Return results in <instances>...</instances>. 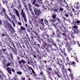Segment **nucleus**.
Listing matches in <instances>:
<instances>
[{
	"label": "nucleus",
	"instance_id": "0eeeda50",
	"mask_svg": "<svg viewBox=\"0 0 80 80\" xmlns=\"http://www.w3.org/2000/svg\"><path fill=\"white\" fill-rule=\"evenodd\" d=\"M40 75L41 77V78L42 80H47V77L45 76V75L43 72V71L42 69H41L40 71Z\"/></svg>",
	"mask_w": 80,
	"mask_h": 80
},
{
	"label": "nucleus",
	"instance_id": "f3484780",
	"mask_svg": "<svg viewBox=\"0 0 80 80\" xmlns=\"http://www.w3.org/2000/svg\"><path fill=\"white\" fill-rule=\"evenodd\" d=\"M22 2L26 11L28 12V8H27V5L26 4L25 2L24 1V0L22 1Z\"/></svg>",
	"mask_w": 80,
	"mask_h": 80
},
{
	"label": "nucleus",
	"instance_id": "f8f14e48",
	"mask_svg": "<svg viewBox=\"0 0 80 80\" xmlns=\"http://www.w3.org/2000/svg\"><path fill=\"white\" fill-rule=\"evenodd\" d=\"M13 10H15L14 12L15 13V14H16V15L18 17L19 19L20 20V15H19V12L18 10L16 9L15 8H14Z\"/></svg>",
	"mask_w": 80,
	"mask_h": 80
},
{
	"label": "nucleus",
	"instance_id": "13d9d810",
	"mask_svg": "<svg viewBox=\"0 0 80 80\" xmlns=\"http://www.w3.org/2000/svg\"><path fill=\"white\" fill-rule=\"evenodd\" d=\"M53 16H52V18H53L54 19H56V15L54 14L53 13Z\"/></svg>",
	"mask_w": 80,
	"mask_h": 80
},
{
	"label": "nucleus",
	"instance_id": "412c9836",
	"mask_svg": "<svg viewBox=\"0 0 80 80\" xmlns=\"http://www.w3.org/2000/svg\"><path fill=\"white\" fill-rule=\"evenodd\" d=\"M16 44L17 48H18V49H19V48H20L21 49H22V46H21V44L20 43H16Z\"/></svg>",
	"mask_w": 80,
	"mask_h": 80
},
{
	"label": "nucleus",
	"instance_id": "cd10ccee",
	"mask_svg": "<svg viewBox=\"0 0 80 80\" xmlns=\"http://www.w3.org/2000/svg\"><path fill=\"white\" fill-rule=\"evenodd\" d=\"M64 40L65 41H66V42L67 43H66V47H67L68 46V45H69V42L68 41V39L67 38H65V39H64Z\"/></svg>",
	"mask_w": 80,
	"mask_h": 80
},
{
	"label": "nucleus",
	"instance_id": "1a4fd4ad",
	"mask_svg": "<svg viewBox=\"0 0 80 80\" xmlns=\"http://www.w3.org/2000/svg\"><path fill=\"white\" fill-rule=\"evenodd\" d=\"M5 16L6 18H7V19L8 21H9L10 22H12V24H13V27H15V22H14L13 21H12V20H11V19H10V18L9 16H8V15L7 14H5Z\"/></svg>",
	"mask_w": 80,
	"mask_h": 80
},
{
	"label": "nucleus",
	"instance_id": "09e8293b",
	"mask_svg": "<svg viewBox=\"0 0 80 80\" xmlns=\"http://www.w3.org/2000/svg\"><path fill=\"white\" fill-rule=\"evenodd\" d=\"M17 74L19 75H21L22 74V72L21 71H17Z\"/></svg>",
	"mask_w": 80,
	"mask_h": 80
},
{
	"label": "nucleus",
	"instance_id": "603ef678",
	"mask_svg": "<svg viewBox=\"0 0 80 80\" xmlns=\"http://www.w3.org/2000/svg\"><path fill=\"white\" fill-rule=\"evenodd\" d=\"M20 29L21 30L23 31V30H26V29L25 28H24L23 26H21L20 27Z\"/></svg>",
	"mask_w": 80,
	"mask_h": 80
},
{
	"label": "nucleus",
	"instance_id": "de8ad7c7",
	"mask_svg": "<svg viewBox=\"0 0 80 80\" xmlns=\"http://www.w3.org/2000/svg\"><path fill=\"white\" fill-rule=\"evenodd\" d=\"M66 4L67 6H65V7H66V8L67 9V10H70V7L69 6V5H68L67 3H66Z\"/></svg>",
	"mask_w": 80,
	"mask_h": 80
},
{
	"label": "nucleus",
	"instance_id": "72a5a7b5",
	"mask_svg": "<svg viewBox=\"0 0 80 80\" xmlns=\"http://www.w3.org/2000/svg\"><path fill=\"white\" fill-rule=\"evenodd\" d=\"M59 56H60L62 58V60H63L64 59V56H63V54H62V53L61 52H59Z\"/></svg>",
	"mask_w": 80,
	"mask_h": 80
},
{
	"label": "nucleus",
	"instance_id": "2eb2a0df",
	"mask_svg": "<svg viewBox=\"0 0 80 80\" xmlns=\"http://www.w3.org/2000/svg\"><path fill=\"white\" fill-rule=\"evenodd\" d=\"M41 10H34V12L35 14V15H38V16H39V15L41 14V11H40Z\"/></svg>",
	"mask_w": 80,
	"mask_h": 80
},
{
	"label": "nucleus",
	"instance_id": "393cba45",
	"mask_svg": "<svg viewBox=\"0 0 80 80\" xmlns=\"http://www.w3.org/2000/svg\"><path fill=\"white\" fill-rule=\"evenodd\" d=\"M66 47H68L67 50H68V52H70V51H71V50L72 49V47L68 46H67H67L66 45Z\"/></svg>",
	"mask_w": 80,
	"mask_h": 80
},
{
	"label": "nucleus",
	"instance_id": "79ce46f5",
	"mask_svg": "<svg viewBox=\"0 0 80 80\" xmlns=\"http://www.w3.org/2000/svg\"><path fill=\"white\" fill-rule=\"evenodd\" d=\"M44 23L46 24V25H48V21L47 19H45L44 20Z\"/></svg>",
	"mask_w": 80,
	"mask_h": 80
},
{
	"label": "nucleus",
	"instance_id": "680f3d73",
	"mask_svg": "<svg viewBox=\"0 0 80 80\" xmlns=\"http://www.w3.org/2000/svg\"><path fill=\"white\" fill-rule=\"evenodd\" d=\"M62 11H63V9L62 8V7H60L59 9V12H62Z\"/></svg>",
	"mask_w": 80,
	"mask_h": 80
},
{
	"label": "nucleus",
	"instance_id": "37998d69",
	"mask_svg": "<svg viewBox=\"0 0 80 80\" xmlns=\"http://www.w3.org/2000/svg\"><path fill=\"white\" fill-rule=\"evenodd\" d=\"M28 5L29 10H30L32 9V5H31V4L29 3H28Z\"/></svg>",
	"mask_w": 80,
	"mask_h": 80
},
{
	"label": "nucleus",
	"instance_id": "ea45409f",
	"mask_svg": "<svg viewBox=\"0 0 80 80\" xmlns=\"http://www.w3.org/2000/svg\"><path fill=\"white\" fill-rule=\"evenodd\" d=\"M1 12L4 13L6 14L7 12H6V9L5 8H3L2 9Z\"/></svg>",
	"mask_w": 80,
	"mask_h": 80
},
{
	"label": "nucleus",
	"instance_id": "aec40b11",
	"mask_svg": "<svg viewBox=\"0 0 80 80\" xmlns=\"http://www.w3.org/2000/svg\"><path fill=\"white\" fill-rule=\"evenodd\" d=\"M74 8H77V9H79L80 7V5H79V2H76L75 4Z\"/></svg>",
	"mask_w": 80,
	"mask_h": 80
},
{
	"label": "nucleus",
	"instance_id": "6e6d98bb",
	"mask_svg": "<svg viewBox=\"0 0 80 80\" xmlns=\"http://www.w3.org/2000/svg\"><path fill=\"white\" fill-rule=\"evenodd\" d=\"M29 11L30 12L32 15H35V14L34 13V12H33L32 9H31L30 10H29Z\"/></svg>",
	"mask_w": 80,
	"mask_h": 80
},
{
	"label": "nucleus",
	"instance_id": "49530a36",
	"mask_svg": "<svg viewBox=\"0 0 80 80\" xmlns=\"http://www.w3.org/2000/svg\"><path fill=\"white\" fill-rule=\"evenodd\" d=\"M77 43V41H73L71 43V44H72V45H75V44H76V43Z\"/></svg>",
	"mask_w": 80,
	"mask_h": 80
},
{
	"label": "nucleus",
	"instance_id": "b1692460",
	"mask_svg": "<svg viewBox=\"0 0 80 80\" xmlns=\"http://www.w3.org/2000/svg\"><path fill=\"white\" fill-rule=\"evenodd\" d=\"M52 38H54V37H57V35H56V34L54 31H52V35H51Z\"/></svg>",
	"mask_w": 80,
	"mask_h": 80
},
{
	"label": "nucleus",
	"instance_id": "5fc2aeb1",
	"mask_svg": "<svg viewBox=\"0 0 80 80\" xmlns=\"http://www.w3.org/2000/svg\"><path fill=\"white\" fill-rule=\"evenodd\" d=\"M10 58L11 59H12V60L13 59V55L12 54V53H11V52H10Z\"/></svg>",
	"mask_w": 80,
	"mask_h": 80
},
{
	"label": "nucleus",
	"instance_id": "0e129e2a",
	"mask_svg": "<svg viewBox=\"0 0 80 80\" xmlns=\"http://www.w3.org/2000/svg\"><path fill=\"white\" fill-rule=\"evenodd\" d=\"M2 50L3 51V52H6L7 49L5 48V47H4V48H2Z\"/></svg>",
	"mask_w": 80,
	"mask_h": 80
},
{
	"label": "nucleus",
	"instance_id": "bb28decb",
	"mask_svg": "<svg viewBox=\"0 0 80 80\" xmlns=\"http://www.w3.org/2000/svg\"><path fill=\"white\" fill-rule=\"evenodd\" d=\"M9 6H10L11 8H13L15 7V5H14V3L13 2H12L10 3Z\"/></svg>",
	"mask_w": 80,
	"mask_h": 80
},
{
	"label": "nucleus",
	"instance_id": "a19ab883",
	"mask_svg": "<svg viewBox=\"0 0 80 80\" xmlns=\"http://www.w3.org/2000/svg\"><path fill=\"white\" fill-rule=\"evenodd\" d=\"M45 66L44 65H42L41 67H40V70H45Z\"/></svg>",
	"mask_w": 80,
	"mask_h": 80
},
{
	"label": "nucleus",
	"instance_id": "864d4df0",
	"mask_svg": "<svg viewBox=\"0 0 80 80\" xmlns=\"http://www.w3.org/2000/svg\"><path fill=\"white\" fill-rule=\"evenodd\" d=\"M73 56H74L73 57V58L75 60V61H76L77 62H78V59L76 57H75L74 55H73Z\"/></svg>",
	"mask_w": 80,
	"mask_h": 80
},
{
	"label": "nucleus",
	"instance_id": "39448f33",
	"mask_svg": "<svg viewBox=\"0 0 80 80\" xmlns=\"http://www.w3.org/2000/svg\"><path fill=\"white\" fill-rule=\"evenodd\" d=\"M6 70L9 75H12V73H15V69L13 68H11L8 67L6 68Z\"/></svg>",
	"mask_w": 80,
	"mask_h": 80
},
{
	"label": "nucleus",
	"instance_id": "c85d7f7f",
	"mask_svg": "<svg viewBox=\"0 0 80 80\" xmlns=\"http://www.w3.org/2000/svg\"><path fill=\"white\" fill-rule=\"evenodd\" d=\"M74 25L72 27V28H73V30H77L78 29V26L76 25H75V24H74Z\"/></svg>",
	"mask_w": 80,
	"mask_h": 80
},
{
	"label": "nucleus",
	"instance_id": "f257e3e1",
	"mask_svg": "<svg viewBox=\"0 0 80 80\" xmlns=\"http://www.w3.org/2000/svg\"><path fill=\"white\" fill-rule=\"evenodd\" d=\"M47 75L49 78L51 79V80H53V79L52 78V74H54V72L53 71V69L50 67H48V71H47Z\"/></svg>",
	"mask_w": 80,
	"mask_h": 80
},
{
	"label": "nucleus",
	"instance_id": "e433bc0d",
	"mask_svg": "<svg viewBox=\"0 0 80 80\" xmlns=\"http://www.w3.org/2000/svg\"><path fill=\"white\" fill-rule=\"evenodd\" d=\"M56 21V20L55 19H53H53H51L50 21V23H51L52 25H53V22H55Z\"/></svg>",
	"mask_w": 80,
	"mask_h": 80
},
{
	"label": "nucleus",
	"instance_id": "4468645a",
	"mask_svg": "<svg viewBox=\"0 0 80 80\" xmlns=\"http://www.w3.org/2000/svg\"><path fill=\"white\" fill-rule=\"evenodd\" d=\"M18 2H17V4L15 5H17L18 7H19V8H22V4H21V1H19V0H17Z\"/></svg>",
	"mask_w": 80,
	"mask_h": 80
},
{
	"label": "nucleus",
	"instance_id": "9b49d317",
	"mask_svg": "<svg viewBox=\"0 0 80 80\" xmlns=\"http://www.w3.org/2000/svg\"><path fill=\"white\" fill-rule=\"evenodd\" d=\"M7 25L8 28L10 30H11V31H14V30H15V29L13 28L12 26L10 23L8 22L7 23Z\"/></svg>",
	"mask_w": 80,
	"mask_h": 80
},
{
	"label": "nucleus",
	"instance_id": "dca6fc26",
	"mask_svg": "<svg viewBox=\"0 0 80 80\" xmlns=\"http://www.w3.org/2000/svg\"><path fill=\"white\" fill-rule=\"evenodd\" d=\"M59 51H60V52L61 53H62V54H63L64 53V55L67 56V53L65 52V48H63V50H62V48H60L59 49Z\"/></svg>",
	"mask_w": 80,
	"mask_h": 80
},
{
	"label": "nucleus",
	"instance_id": "052dcab7",
	"mask_svg": "<svg viewBox=\"0 0 80 80\" xmlns=\"http://www.w3.org/2000/svg\"><path fill=\"white\" fill-rule=\"evenodd\" d=\"M58 45H59V47H60L61 45H63V43L61 42V41H60V42H59L58 43Z\"/></svg>",
	"mask_w": 80,
	"mask_h": 80
},
{
	"label": "nucleus",
	"instance_id": "473e14b6",
	"mask_svg": "<svg viewBox=\"0 0 80 80\" xmlns=\"http://www.w3.org/2000/svg\"><path fill=\"white\" fill-rule=\"evenodd\" d=\"M9 43L11 45L12 47H13L14 48H16L15 46L14 45V43H13V41H12L11 42H9Z\"/></svg>",
	"mask_w": 80,
	"mask_h": 80
},
{
	"label": "nucleus",
	"instance_id": "774afa93",
	"mask_svg": "<svg viewBox=\"0 0 80 80\" xmlns=\"http://www.w3.org/2000/svg\"><path fill=\"white\" fill-rule=\"evenodd\" d=\"M35 6L36 7H40V5H39V4H38V3H36L35 4Z\"/></svg>",
	"mask_w": 80,
	"mask_h": 80
},
{
	"label": "nucleus",
	"instance_id": "4c0bfd02",
	"mask_svg": "<svg viewBox=\"0 0 80 80\" xmlns=\"http://www.w3.org/2000/svg\"><path fill=\"white\" fill-rule=\"evenodd\" d=\"M50 47L51 49H53V48H52V44L48 43V47H46V48H49Z\"/></svg>",
	"mask_w": 80,
	"mask_h": 80
},
{
	"label": "nucleus",
	"instance_id": "e2e57ef3",
	"mask_svg": "<svg viewBox=\"0 0 80 80\" xmlns=\"http://www.w3.org/2000/svg\"><path fill=\"white\" fill-rule=\"evenodd\" d=\"M61 35H62L64 37H65L66 35V34L65 33V32H63V33L61 32Z\"/></svg>",
	"mask_w": 80,
	"mask_h": 80
},
{
	"label": "nucleus",
	"instance_id": "c03bdc74",
	"mask_svg": "<svg viewBox=\"0 0 80 80\" xmlns=\"http://www.w3.org/2000/svg\"><path fill=\"white\" fill-rule=\"evenodd\" d=\"M21 68H22L23 72H24V73L25 72H27V70H25V69H24V68H23V66L22 65H21Z\"/></svg>",
	"mask_w": 80,
	"mask_h": 80
},
{
	"label": "nucleus",
	"instance_id": "7c9ffc66",
	"mask_svg": "<svg viewBox=\"0 0 80 80\" xmlns=\"http://www.w3.org/2000/svg\"><path fill=\"white\" fill-rule=\"evenodd\" d=\"M44 48L46 49L47 52H48V53H50L51 51V49H49V48H46L45 47V46H44Z\"/></svg>",
	"mask_w": 80,
	"mask_h": 80
},
{
	"label": "nucleus",
	"instance_id": "4d7b16f0",
	"mask_svg": "<svg viewBox=\"0 0 80 80\" xmlns=\"http://www.w3.org/2000/svg\"><path fill=\"white\" fill-rule=\"evenodd\" d=\"M14 80H18V78H17V75H16L14 77Z\"/></svg>",
	"mask_w": 80,
	"mask_h": 80
},
{
	"label": "nucleus",
	"instance_id": "9d476101",
	"mask_svg": "<svg viewBox=\"0 0 80 80\" xmlns=\"http://www.w3.org/2000/svg\"><path fill=\"white\" fill-rule=\"evenodd\" d=\"M27 68H28L29 71H31L32 70V73L34 74V76H35V77H36L37 76V74L35 73V71L33 70V69L31 67L29 66L28 65L27 66Z\"/></svg>",
	"mask_w": 80,
	"mask_h": 80
},
{
	"label": "nucleus",
	"instance_id": "423d86ee",
	"mask_svg": "<svg viewBox=\"0 0 80 80\" xmlns=\"http://www.w3.org/2000/svg\"><path fill=\"white\" fill-rule=\"evenodd\" d=\"M17 61H18L19 64H23L24 65L26 63V61L23 59H21L20 61V57L19 56H17Z\"/></svg>",
	"mask_w": 80,
	"mask_h": 80
},
{
	"label": "nucleus",
	"instance_id": "c756f323",
	"mask_svg": "<svg viewBox=\"0 0 80 80\" xmlns=\"http://www.w3.org/2000/svg\"><path fill=\"white\" fill-rule=\"evenodd\" d=\"M13 53L15 55L17 54V50L15 49V48H13V49L12 50Z\"/></svg>",
	"mask_w": 80,
	"mask_h": 80
},
{
	"label": "nucleus",
	"instance_id": "8fccbe9b",
	"mask_svg": "<svg viewBox=\"0 0 80 80\" xmlns=\"http://www.w3.org/2000/svg\"><path fill=\"white\" fill-rule=\"evenodd\" d=\"M21 43H22V47H23V48H25V45H24V42H23V41L21 42H20Z\"/></svg>",
	"mask_w": 80,
	"mask_h": 80
},
{
	"label": "nucleus",
	"instance_id": "69168bd1",
	"mask_svg": "<svg viewBox=\"0 0 80 80\" xmlns=\"http://www.w3.org/2000/svg\"><path fill=\"white\" fill-rule=\"evenodd\" d=\"M6 35H7V34H6L5 33L3 32V33L2 34V37H5V36H6Z\"/></svg>",
	"mask_w": 80,
	"mask_h": 80
},
{
	"label": "nucleus",
	"instance_id": "ddd939ff",
	"mask_svg": "<svg viewBox=\"0 0 80 80\" xmlns=\"http://www.w3.org/2000/svg\"><path fill=\"white\" fill-rule=\"evenodd\" d=\"M56 35H57V37L58 38H60V35H61V32L58 28H57L56 30Z\"/></svg>",
	"mask_w": 80,
	"mask_h": 80
},
{
	"label": "nucleus",
	"instance_id": "a878e982",
	"mask_svg": "<svg viewBox=\"0 0 80 80\" xmlns=\"http://www.w3.org/2000/svg\"><path fill=\"white\" fill-rule=\"evenodd\" d=\"M55 20L56 21L57 23H60L61 20L60 19V18L57 17L56 18Z\"/></svg>",
	"mask_w": 80,
	"mask_h": 80
},
{
	"label": "nucleus",
	"instance_id": "3c124183",
	"mask_svg": "<svg viewBox=\"0 0 80 80\" xmlns=\"http://www.w3.org/2000/svg\"><path fill=\"white\" fill-rule=\"evenodd\" d=\"M70 76H71V77L72 79V80H73V79L74 78V77H73V74L72 73H70Z\"/></svg>",
	"mask_w": 80,
	"mask_h": 80
},
{
	"label": "nucleus",
	"instance_id": "bf43d9fd",
	"mask_svg": "<svg viewBox=\"0 0 80 80\" xmlns=\"http://www.w3.org/2000/svg\"><path fill=\"white\" fill-rule=\"evenodd\" d=\"M7 37L8 38L9 42H12V39L9 38V36L7 35Z\"/></svg>",
	"mask_w": 80,
	"mask_h": 80
},
{
	"label": "nucleus",
	"instance_id": "a18cd8bd",
	"mask_svg": "<svg viewBox=\"0 0 80 80\" xmlns=\"http://www.w3.org/2000/svg\"><path fill=\"white\" fill-rule=\"evenodd\" d=\"M49 62H50L51 64H53V62H54V61L53 60V59H50L49 60H48Z\"/></svg>",
	"mask_w": 80,
	"mask_h": 80
},
{
	"label": "nucleus",
	"instance_id": "5701e85b",
	"mask_svg": "<svg viewBox=\"0 0 80 80\" xmlns=\"http://www.w3.org/2000/svg\"><path fill=\"white\" fill-rule=\"evenodd\" d=\"M8 47H7V49L8 51H11L13 49V48L10 45V44L8 45Z\"/></svg>",
	"mask_w": 80,
	"mask_h": 80
},
{
	"label": "nucleus",
	"instance_id": "f03ea898",
	"mask_svg": "<svg viewBox=\"0 0 80 80\" xmlns=\"http://www.w3.org/2000/svg\"><path fill=\"white\" fill-rule=\"evenodd\" d=\"M45 34H44V33H42V36L43 38H45V39H47V42H50L51 40L52 39V38L50 37V35L47 34V33L46 32H45Z\"/></svg>",
	"mask_w": 80,
	"mask_h": 80
},
{
	"label": "nucleus",
	"instance_id": "c9c22d12",
	"mask_svg": "<svg viewBox=\"0 0 80 80\" xmlns=\"http://www.w3.org/2000/svg\"><path fill=\"white\" fill-rule=\"evenodd\" d=\"M32 20L34 22H37L35 18V15H34L32 16Z\"/></svg>",
	"mask_w": 80,
	"mask_h": 80
},
{
	"label": "nucleus",
	"instance_id": "f704fd0d",
	"mask_svg": "<svg viewBox=\"0 0 80 80\" xmlns=\"http://www.w3.org/2000/svg\"><path fill=\"white\" fill-rule=\"evenodd\" d=\"M74 33H76L77 35H78V33L80 32V31L78 30V29H76L75 30H74Z\"/></svg>",
	"mask_w": 80,
	"mask_h": 80
},
{
	"label": "nucleus",
	"instance_id": "20e7f679",
	"mask_svg": "<svg viewBox=\"0 0 80 80\" xmlns=\"http://www.w3.org/2000/svg\"><path fill=\"white\" fill-rule=\"evenodd\" d=\"M21 15L22 18H23L25 22V23H27V16H26V14H25V13L24 12V11L23 9H22L21 11Z\"/></svg>",
	"mask_w": 80,
	"mask_h": 80
},
{
	"label": "nucleus",
	"instance_id": "338daca9",
	"mask_svg": "<svg viewBox=\"0 0 80 80\" xmlns=\"http://www.w3.org/2000/svg\"><path fill=\"white\" fill-rule=\"evenodd\" d=\"M37 47H38L39 48H41V46H40V45L39 44H37Z\"/></svg>",
	"mask_w": 80,
	"mask_h": 80
},
{
	"label": "nucleus",
	"instance_id": "a211bd4d",
	"mask_svg": "<svg viewBox=\"0 0 80 80\" xmlns=\"http://www.w3.org/2000/svg\"><path fill=\"white\" fill-rule=\"evenodd\" d=\"M49 43H51L52 45H53L54 46H55V47L57 48V44L54 42V40H53V39H52V40L50 41L49 42Z\"/></svg>",
	"mask_w": 80,
	"mask_h": 80
},
{
	"label": "nucleus",
	"instance_id": "4be33fe9",
	"mask_svg": "<svg viewBox=\"0 0 80 80\" xmlns=\"http://www.w3.org/2000/svg\"><path fill=\"white\" fill-rule=\"evenodd\" d=\"M29 47L30 48H28V47H27L28 50H31V52H32V53H35V52H33V48H32V46L29 45Z\"/></svg>",
	"mask_w": 80,
	"mask_h": 80
},
{
	"label": "nucleus",
	"instance_id": "2f4dec72",
	"mask_svg": "<svg viewBox=\"0 0 80 80\" xmlns=\"http://www.w3.org/2000/svg\"><path fill=\"white\" fill-rule=\"evenodd\" d=\"M32 32L36 35L38 38H40V36L38 35V34L37 32L34 31H32Z\"/></svg>",
	"mask_w": 80,
	"mask_h": 80
},
{
	"label": "nucleus",
	"instance_id": "58836bf2",
	"mask_svg": "<svg viewBox=\"0 0 80 80\" xmlns=\"http://www.w3.org/2000/svg\"><path fill=\"white\" fill-rule=\"evenodd\" d=\"M30 0L31 2H32V1H33L32 3L33 5H35V3H37V0Z\"/></svg>",
	"mask_w": 80,
	"mask_h": 80
},
{
	"label": "nucleus",
	"instance_id": "6e6552de",
	"mask_svg": "<svg viewBox=\"0 0 80 80\" xmlns=\"http://www.w3.org/2000/svg\"><path fill=\"white\" fill-rule=\"evenodd\" d=\"M57 63H58V64L59 65V67H61V66H62V68H61L62 72V73L64 72V70L65 69V65H64V63H61L60 62H59L58 61Z\"/></svg>",
	"mask_w": 80,
	"mask_h": 80
},
{
	"label": "nucleus",
	"instance_id": "6ab92c4d",
	"mask_svg": "<svg viewBox=\"0 0 80 80\" xmlns=\"http://www.w3.org/2000/svg\"><path fill=\"white\" fill-rule=\"evenodd\" d=\"M26 40L24 41V43L26 45H30V43L28 41V39H27V38L26 37V36H25L24 38Z\"/></svg>",
	"mask_w": 80,
	"mask_h": 80
},
{
	"label": "nucleus",
	"instance_id": "7ed1b4c3",
	"mask_svg": "<svg viewBox=\"0 0 80 80\" xmlns=\"http://www.w3.org/2000/svg\"><path fill=\"white\" fill-rule=\"evenodd\" d=\"M56 69H53V71H54V74H52V75H56L59 78H61L62 80H64L63 79V78L62 77V76L59 74V73H60V72H59V71H58L59 69L58 68H57Z\"/></svg>",
	"mask_w": 80,
	"mask_h": 80
}]
</instances>
